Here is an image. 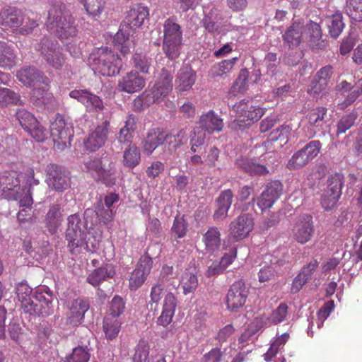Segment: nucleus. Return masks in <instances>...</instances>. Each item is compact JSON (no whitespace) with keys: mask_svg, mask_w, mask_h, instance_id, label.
I'll return each mask as SVG.
<instances>
[{"mask_svg":"<svg viewBox=\"0 0 362 362\" xmlns=\"http://www.w3.org/2000/svg\"><path fill=\"white\" fill-rule=\"evenodd\" d=\"M16 77L23 85L33 88L32 98L44 105H52L55 99L49 90L50 79L33 66H25L17 71Z\"/></svg>","mask_w":362,"mask_h":362,"instance_id":"nucleus-1","label":"nucleus"},{"mask_svg":"<svg viewBox=\"0 0 362 362\" xmlns=\"http://www.w3.org/2000/svg\"><path fill=\"white\" fill-rule=\"evenodd\" d=\"M46 25L59 39H71L78 33L74 19L62 4L54 5L50 8Z\"/></svg>","mask_w":362,"mask_h":362,"instance_id":"nucleus-2","label":"nucleus"},{"mask_svg":"<svg viewBox=\"0 0 362 362\" xmlns=\"http://www.w3.org/2000/svg\"><path fill=\"white\" fill-rule=\"evenodd\" d=\"M88 62L93 70L104 76L118 74L122 67V62L119 55L106 47L94 49L88 57Z\"/></svg>","mask_w":362,"mask_h":362,"instance_id":"nucleus-3","label":"nucleus"},{"mask_svg":"<svg viewBox=\"0 0 362 362\" xmlns=\"http://www.w3.org/2000/svg\"><path fill=\"white\" fill-rule=\"evenodd\" d=\"M86 224L83 223L79 214H74L67 217L65 238L71 253L78 254L82 247L91 250L88 243L86 240Z\"/></svg>","mask_w":362,"mask_h":362,"instance_id":"nucleus-4","label":"nucleus"},{"mask_svg":"<svg viewBox=\"0 0 362 362\" xmlns=\"http://www.w3.org/2000/svg\"><path fill=\"white\" fill-rule=\"evenodd\" d=\"M39 52L43 59L52 69L60 70L66 63L64 49L55 39L44 37L39 45Z\"/></svg>","mask_w":362,"mask_h":362,"instance_id":"nucleus-5","label":"nucleus"},{"mask_svg":"<svg viewBox=\"0 0 362 362\" xmlns=\"http://www.w3.org/2000/svg\"><path fill=\"white\" fill-rule=\"evenodd\" d=\"M172 80L171 74L163 69L153 87L144 91L141 98H144L148 103H160L173 90Z\"/></svg>","mask_w":362,"mask_h":362,"instance_id":"nucleus-6","label":"nucleus"},{"mask_svg":"<svg viewBox=\"0 0 362 362\" xmlns=\"http://www.w3.org/2000/svg\"><path fill=\"white\" fill-rule=\"evenodd\" d=\"M50 134L59 148H64L71 144V138L74 135L73 127L66 122L64 117L57 115L50 124Z\"/></svg>","mask_w":362,"mask_h":362,"instance_id":"nucleus-7","label":"nucleus"},{"mask_svg":"<svg viewBox=\"0 0 362 362\" xmlns=\"http://www.w3.org/2000/svg\"><path fill=\"white\" fill-rule=\"evenodd\" d=\"M233 110L236 113L238 122H248L247 124L258 121L265 114V108L254 105L252 100L245 99L235 103Z\"/></svg>","mask_w":362,"mask_h":362,"instance_id":"nucleus-8","label":"nucleus"},{"mask_svg":"<svg viewBox=\"0 0 362 362\" xmlns=\"http://www.w3.org/2000/svg\"><path fill=\"white\" fill-rule=\"evenodd\" d=\"M153 264V259L148 253L140 257L129 278V286L131 291H136L143 285L151 273Z\"/></svg>","mask_w":362,"mask_h":362,"instance_id":"nucleus-9","label":"nucleus"},{"mask_svg":"<svg viewBox=\"0 0 362 362\" xmlns=\"http://www.w3.org/2000/svg\"><path fill=\"white\" fill-rule=\"evenodd\" d=\"M47 183L57 192H63L71 186L70 177L59 165L49 163L46 168Z\"/></svg>","mask_w":362,"mask_h":362,"instance_id":"nucleus-10","label":"nucleus"},{"mask_svg":"<svg viewBox=\"0 0 362 362\" xmlns=\"http://www.w3.org/2000/svg\"><path fill=\"white\" fill-rule=\"evenodd\" d=\"M249 291L243 280L234 282L226 295L227 309L235 312L243 308L246 303Z\"/></svg>","mask_w":362,"mask_h":362,"instance_id":"nucleus-11","label":"nucleus"},{"mask_svg":"<svg viewBox=\"0 0 362 362\" xmlns=\"http://www.w3.org/2000/svg\"><path fill=\"white\" fill-rule=\"evenodd\" d=\"M32 288L26 284L21 283L16 288V293L18 300L21 302V306L25 313L30 315H37L42 316L49 315V311L47 307L45 310L40 308L39 305L34 303L30 295Z\"/></svg>","mask_w":362,"mask_h":362,"instance_id":"nucleus-12","label":"nucleus"},{"mask_svg":"<svg viewBox=\"0 0 362 362\" xmlns=\"http://www.w3.org/2000/svg\"><path fill=\"white\" fill-rule=\"evenodd\" d=\"M314 232L313 217L309 214L300 216L292 228L293 238L300 244L309 242L312 239Z\"/></svg>","mask_w":362,"mask_h":362,"instance_id":"nucleus-13","label":"nucleus"},{"mask_svg":"<svg viewBox=\"0 0 362 362\" xmlns=\"http://www.w3.org/2000/svg\"><path fill=\"white\" fill-rule=\"evenodd\" d=\"M283 190L282 184L279 181H272L267 184L265 189L257 198H252L251 202L257 201L262 211L271 208L279 199Z\"/></svg>","mask_w":362,"mask_h":362,"instance_id":"nucleus-14","label":"nucleus"},{"mask_svg":"<svg viewBox=\"0 0 362 362\" xmlns=\"http://www.w3.org/2000/svg\"><path fill=\"white\" fill-rule=\"evenodd\" d=\"M0 190L7 199L16 200L21 190L20 180L15 171H5L0 175Z\"/></svg>","mask_w":362,"mask_h":362,"instance_id":"nucleus-15","label":"nucleus"},{"mask_svg":"<svg viewBox=\"0 0 362 362\" xmlns=\"http://www.w3.org/2000/svg\"><path fill=\"white\" fill-rule=\"evenodd\" d=\"M88 301L83 298L74 300L69 305L66 313V325L76 327L80 325L84 319L86 313L89 310Z\"/></svg>","mask_w":362,"mask_h":362,"instance_id":"nucleus-16","label":"nucleus"},{"mask_svg":"<svg viewBox=\"0 0 362 362\" xmlns=\"http://www.w3.org/2000/svg\"><path fill=\"white\" fill-rule=\"evenodd\" d=\"M254 226L253 218L247 214L240 215L229 226L231 237L238 241L247 237Z\"/></svg>","mask_w":362,"mask_h":362,"instance_id":"nucleus-17","label":"nucleus"},{"mask_svg":"<svg viewBox=\"0 0 362 362\" xmlns=\"http://www.w3.org/2000/svg\"><path fill=\"white\" fill-rule=\"evenodd\" d=\"M109 128L110 122L107 120L98 125L85 141L86 148L90 151H95L103 146L107 139Z\"/></svg>","mask_w":362,"mask_h":362,"instance_id":"nucleus-18","label":"nucleus"},{"mask_svg":"<svg viewBox=\"0 0 362 362\" xmlns=\"http://www.w3.org/2000/svg\"><path fill=\"white\" fill-rule=\"evenodd\" d=\"M166 132L162 128L148 129L141 142L143 151L147 155H151L158 146L166 145Z\"/></svg>","mask_w":362,"mask_h":362,"instance_id":"nucleus-19","label":"nucleus"},{"mask_svg":"<svg viewBox=\"0 0 362 362\" xmlns=\"http://www.w3.org/2000/svg\"><path fill=\"white\" fill-rule=\"evenodd\" d=\"M146 85V79L137 71L132 70L127 73L118 82V89L127 93L141 90Z\"/></svg>","mask_w":362,"mask_h":362,"instance_id":"nucleus-20","label":"nucleus"},{"mask_svg":"<svg viewBox=\"0 0 362 362\" xmlns=\"http://www.w3.org/2000/svg\"><path fill=\"white\" fill-rule=\"evenodd\" d=\"M23 21L22 11L15 7L4 8L0 12V25L4 30L17 28L23 24Z\"/></svg>","mask_w":362,"mask_h":362,"instance_id":"nucleus-21","label":"nucleus"},{"mask_svg":"<svg viewBox=\"0 0 362 362\" xmlns=\"http://www.w3.org/2000/svg\"><path fill=\"white\" fill-rule=\"evenodd\" d=\"M177 305V298L172 292H168L164 298L161 314L156 320L158 325L166 327L172 322Z\"/></svg>","mask_w":362,"mask_h":362,"instance_id":"nucleus-22","label":"nucleus"},{"mask_svg":"<svg viewBox=\"0 0 362 362\" xmlns=\"http://www.w3.org/2000/svg\"><path fill=\"white\" fill-rule=\"evenodd\" d=\"M177 305V298L172 292H168L164 298L161 314L156 320L158 325L166 327L172 322Z\"/></svg>","mask_w":362,"mask_h":362,"instance_id":"nucleus-23","label":"nucleus"},{"mask_svg":"<svg viewBox=\"0 0 362 362\" xmlns=\"http://www.w3.org/2000/svg\"><path fill=\"white\" fill-rule=\"evenodd\" d=\"M137 117L134 115H129L126 117L124 126L116 135V139L122 145H131L137 129Z\"/></svg>","mask_w":362,"mask_h":362,"instance_id":"nucleus-24","label":"nucleus"},{"mask_svg":"<svg viewBox=\"0 0 362 362\" xmlns=\"http://www.w3.org/2000/svg\"><path fill=\"white\" fill-rule=\"evenodd\" d=\"M148 16L149 10L146 6L136 4L128 11L125 22L131 29L135 30L144 24Z\"/></svg>","mask_w":362,"mask_h":362,"instance_id":"nucleus-25","label":"nucleus"},{"mask_svg":"<svg viewBox=\"0 0 362 362\" xmlns=\"http://www.w3.org/2000/svg\"><path fill=\"white\" fill-rule=\"evenodd\" d=\"M199 129L207 132L209 134L220 132L223 128V122L221 118L216 115L213 110H209L200 116Z\"/></svg>","mask_w":362,"mask_h":362,"instance_id":"nucleus-26","label":"nucleus"},{"mask_svg":"<svg viewBox=\"0 0 362 362\" xmlns=\"http://www.w3.org/2000/svg\"><path fill=\"white\" fill-rule=\"evenodd\" d=\"M63 211L59 204L49 206L45 218V227L50 234H55L61 226Z\"/></svg>","mask_w":362,"mask_h":362,"instance_id":"nucleus-27","label":"nucleus"},{"mask_svg":"<svg viewBox=\"0 0 362 362\" xmlns=\"http://www.w3.org/2000/svg\"><path fill=\"white\" fill-rule=\"evenodd\" d=\"M150 346L145 341H140L136 345L133 356V362H166L163 354L149 356Z\"/></svg>","mask_w":362,"mask_h":362,"instance_id":"nucleus-28","label":"nucleus"},{"mask_svg":"<svg viewBox=\"0 0 362 362\" xmlns=\"http://www.w3.org/2000/svg\"><path fill=\"white\" fill-rule=\"evenodd\" d=\"M115 274L113 267L105 264L92 271L87 276L86 281L94 287L98 286L107 279L112 278Z\"/></svg>","mask_w":362,"mask_h":362,"instance_id":"nucleus-29","label":"nucleus"},{"mask_svg":"<svg viewBox=\"0 0 362 362\" xmlns=\"http://www.w3.org/2000/svg\"><path fill=\"white\" fill-rule=\"evenodd\" d=\"M17 55L8 42L0 40V67L11 69L16 64Z\"/></svg>","mask_w":362,"mask_h":362,"instance_id":"nucleus-30","label":"nucleus"},{"mask_svg":"<svg viewBox=\"0 0 362 362\" xmlns=\"http://www.w3.org/2000/svg\"><path fill=\"white\" fill-rule=\"evenodd\" d=\"M196 81L195 72L189 67L180 69L175 81L176 89L179 91H185L190 89Z\"/></svg>","mask_w":362,"mask_h":362,"instance_id":"nucleus-31","label":"nucleus"},{"mask_svg":"<svg viewBox=\"0 0 362 362\" xmlns=\"http://www.w3.org/2000/svg\"><path fill=\"white\" fill-rule=\"evenodd\" d=\"M238 166L251 176L265 175L269 173L267 168L253 159L243 158L238 160Z\"/></svg>","mask_w":362,"mask_h":362,"instance_id":"nucleus-32","label":"nucleus"},{"mask_svg":"<svg viewBox=\"0 0 362 362\" xmlns=\"http://www.w3.org/2000/svg\"><path fill=\"white\" fill-rule=\"evenodd\" d=\"M182 39L181 26L173 18H167L163 25V40L182 42Z\"/></svg>","mask_w":362,"mask_h":362,"instance_id":"nucleus-33","label":"nucleus"},{"mask_svg":"<svg viewBox=\"0 0 362 362\" xmlns=\"http://www.w3.org/2000/svg\"><path fill=\"white\" fill-rule=\"evenodd\" d=\"M303 25L300 23H293L283 36L284 42L290 48L298 47L302 39Z\"/></svg>","mask_w":362,"mask_h":362,"instance_id":"nucleus-34","label":"nucleus"},{"mask_svg":"<svg viewBox=\"0 0 362 362\" xmlns=\"http://www.w3.org/2000/svg\"><path fill=\"white\" fill-rule=\"evenodd\" d=\"M202 240L207 252L213 253L217 251L221 246V233L218 228L210 227L203 235Z\"/></svg>","mask_w":362,"mask_h":362,"instance_id":"nucleus-35","label":"nucleus"},{"mask_svg":"<svg viewBox=\"0 0 362 362\" xmlns=\"http://www.w3.org/2000/svg\"><path fill=\"white\" fill-rule=\"evenodd\" d=\"M132 64L134 71L139 74H149L152 65V59L146 52L136 50L132 55Z\"/></svg>","mask_w":362,"mask_h":362,"instance_id":"nucleus-36","label":"nucleus"},{"mask_svg":"<svg viewBox=\"0 0 362 362\" xmlns=\"http://www.w3.org/2000/svg\"><path fill=\"white\" fill-rule=\"evenodd\" d=\"M123 153L122 163L124 166L133 169L141 161V153L136 145H127Z\"/></svg>","mask_w":362,"mask_h":362,"instance_id":"nucleus-37","label":"nucleus"},{"mask_svg":"<svg viewBox=\"0 0 362 362\" xmlns=\"http://www.w3.org/2000/svg\"><path fill=\"white\" fill-rule=\"evenodd\" d=\"M19 93L7 88H0V107L22 105Z\"/></svg>","mask_w":362,"mask_h":362,"instance_id":"nucleus-38","label":"nucleus"},{"mask_svg":"<svg viewBox=\"0 0 362 362\" xmlns=\"http://www.w3.org/2000/svg\"><path fill=\"white\" fill-rule=\"evenodd\" d=\"M327 109L324 107H317L312 109L306 115L309 127L322 128L324 124V119L327 115Z\"/></svg>","mask_w":362,"mask_h":362,"instance_id":"nucleus-39","label":"nucleus"},{"mask_svg":"<svg viewBox=\"0 0 362 362\" xmlns=\"http://www.w3.org/2000/svg\"><path fill=\"white\" fill-rule=\"evenodd\" d=\"M84 6L87 14L93 18H98L104 11L105 0H78Z\"/></svg>","mask_w":362,"mask_h":362,"instance_id":"nucleus-40","label":"nucleus"},{"mask_svg":"<svg viewBox=\"0 0 362 362\" xmlns=\"http://www.w3.org/2000/svg\"><path fill=\"white\" fill-rule=\"evenodd\" d=\"M115 46L118 47L121 54L126 56L130 52L132 42L129 39V33L124 30L123 28L119 29L114 37Z\"/></svg>","mask_w":362,"mask_h":362,"instance_id":"nucleus-41","label":"nucleus"},{"mask_svg":"<svg viewBox=\"0 0 362 362\" xmlns=\"http://www.w3.org/2000/svg\"><path fill=\"white\" fill-rule=\"evenodd\" d=\"M344 176L339 173L331 175L327 180V187L325 191L332 193L335 196L341 195V190L344 186Z\"/></svg>","mask_w":362,"mask_h":362,"instance_id":"nucleus-42","label":"nucleus"},{"mask_svg":"<svg viewBox=\"0 0 362 362\" xmlns=\"http://www.w3.org/2000/svg\"><path fill=\"white\" fill-rule=\"evenodd\" d=\"M121 323L117 319L106 316L103 320V331L105 337L109 340L116 338L119 334Z\"/></svg>","mask_w":362,"mask_h":362,"instance_id":"nucleus-43","label":"nucleus"},{"mask_svg":"<svg viewBox=\"0 0 362 362\" xmlns=\"http://www.w3.org/2000/svg\"><path fill=\"white\" fill-rule=\"evenodd\" d=\"M327 27L330 36L333 38L338 37L344 28L342 14L335 13L329 18Z\"/></svg>","mask_w":362,"mask_h":362,"instance_id":"nucleus-44","label":"nucleus"},{"mask_svg":"<svg viewBox=\"0 0 362 362\" xmlns=\"http://www.w3.org/2000/svg\"><path fill=\"white\" fill-rule=\"evenodd\" d=\"M166 145L170 150H176L183 145L187 139V129H182L176 134L166 132Z\"/></svg>","mask_w":362,"mask_h":362,"instance_id":"nucleus-45","label":"nucleus"},{"mask_svg":"<svg viewBox=\"0 0 362 362\" xmlns=\"http://www.w3.org/2000/svg\"><path fill=\"white\" fill-rule=\"evenodd\" d=\"M182 42L163 40L162 50L170 60H175L181 53Z\"/></svg>","mask_w":362,"mask_h":362,"instance_id":"nucleus-46","label":"nucleus"},{"mask_svg":"<svg viewBox=\"0 0 362 362\" xmlns=\"http://www.w3.org/2000/svg\"><path fill=\"white\" fill-rule=\"evenodd\" d=\"M238 60V57H233L230 59L223 60L222 62L215 64L211 70L212 76H221L230 72L233 69V66Z\"/></svg>","mask_w":362,"mask_h":362,"instance_id":"nucleus-47","label":"nucleus"},{"mask_svg":"<svg viewBox=\"0 0 362 362\" xmlns=\"http://www.w3.org/2000/svg\"><path fill=\"white\" fill-rule=\"evenodd\" d=\"M216 8L211 9L204 18V25L209 33L218 32L221 28V17Z\"/></svg>","mask_w":362,"mask_h":362,"instance_id":"nucleus-48","label":"nucleus"},{"mask_svg":"<svg viewBox=\"0 0 362 362\" xmlns=\"http://www.w3.org/2000/svg\"><path fill=\"white\" fill-rule=\"evenodd\" d=\"M16 118L21 127L28 132L34 125H37V119L30 112L25 109H20L16 112Z\"/></svg>","mask_w":362,"mask_h":362,"instance_id":"nucleus-49","label":"nucleus"},{"mask_svg":"<svg viewBox=\"0 0 362 362\" xmlns=\"http://www.w3.org/2000/svg\"><path fill=\"white\" fill-rule=\"evenodd\" d=\"M345 11L352 20L362 21V0H349L346 2Z\"/></svg>","mask_w":362,"mask_h":362,"instance_id":"nucleus-50","label":"nucleus"},{"mask_svg":"<svg viewBox=\"0 0 362 362\" xmlns=\"http://www.w3.org/2000/svg\"><path fill=\"white\" fill-rule=\"evenodd\" d=\"M181 285L185 295L193 293L198 286L197 276L190 272H185L182 276Z\"/></svg>","mask_w":362,"mask_h":362,"instance_id":"nucleus-51","label":"nucleus"},{"mask_svg":"<svg viewBox=\"0 0 362 362\" xmlns=\"http://www.w3.org/2000/svg\"><path fill=\"white\" fill-rule=\"evenodd\" d=\"M310 162L304 151L302 149L296 152L289 159L287 163V168L290 170L300 169L306 165Z\"/></svg>","mask_w":362,"mask_h":362,"instance_id":"nucleus-52","label":"nucleus"},{"mask_svg":"<svg viewBox=\"0 0 362 362\" xmlns=\"http://www.w3.org/2000/svg\"><path fill=\"white\" fill-rule=\"evenodd\" d=\"M187 231V223L184 216L177 215L171 228V232L177 238H182L186 235Z\"/></svg>","mask_w":362,"mask_h":362,"instance_id":"nucleus-53","label":"nucleus"},{"mask_svg":"<svg viewBox=\"0 0 362 362\" xmlns=\"http://www.w3.org/2000/svg\"><path fill=\"white\" fill-rule=\"evenodd\" d=\"M125 302L123 298L117 295L115 296L110 304V313L107 316L117 318L125 310Z\"/></svg>","mask_w":362,"mask_h":362,"instance_id":"nucleus-54","label":"nucleus"},{"mask_svg":"<svg viewBox=\"0 0 362 362\" xmlns=\"http://www.w3.org/2000/svg\"><path fill=\"white\" fill-rule=\"evenodd\" d=\"M288 306L286 303H280L279 306L272 312L269 320L274 325H277L285 321L288 315Z\"/></svg>","mask_w":362,"mask_h":362,"instance_id":"nucleus-55","label":"nucleus"},{"mask_svg":"<svg viewBox=\"0 0 362 362\" xmlns=\"http://www.w3.org/2000/svg\"><path fill=\"white\" fill-rule=\"evenodd\" d=\"M291 131L292 129L289 125H281L280 127L271 132L269 135L270 140L272 141L279 140L281 144L283 143L286 144L288 141Z\"/></svg>","mask_w":362,"mask_h":362,"instance_id":"nucleus-56","label":"nucleus"},{"mask_svg":"<svg viewBox=\"0 0 362 362\" xmlns=\"http://www.w3.org/2000/svg\"><path fill=\"white\" fill-rule=\"evenodd\" d=\"M90 358L89 350L87 347L78 346L74 349L71 355L67 358L69 362H88Z\"/></svg>","mask_w":362,"mask_h":362,"instance_id":"nucleus-57","label":"nucleus"},{"mask_svg":"<svg viewBox=\"0 0 362 362\" xmlns=\"http://www.w3.org/2000/svg\"><path fill=\"white\" fill-rule=\"evenodd\" d=\"M356 119V115L354 113L344 115L337 123V134H344L354 124Z\"/></svg>","mask_w":362,"mask_h":362,"instance_id":"nucleus-58","label":"nucleus"},{"mask_svg":"<svg viewBox=\"0 0 362 362\" xmlns=\"http://www.w3.org/2000/svg\"><path fill=\"white\" fill-rule=\"evenodd\" d=\"M249 71L246 69H241L238 78L234 82L232 90L234 92L243 93L247 88Z\"/></svg>","mask_w":362,"mask_h":362,"instance_id":"nucleus-59","label":"nucleus"},{"mask_svg":"<svg viewBox=\"0 0 362 362\" xmlns=\"http://www.w3.org/2000/svg\"><path fill=\"white\" fill-rule=\"evenodd\" d=\"M349 93L347 95L346 99L339 104L341 108L346 107L353 103L362 93V79L359 80L354 87L349 91Z\"/></svg>","mask_w":362,"mask_h":362,"instance_id":"nucleus-60","label":"nucleus"},{"mask_svg":"<svg viewBox=\"0 0 362 362\" xmlns=\"http://www.w3.org/2000/svg\"><path fill=\"white\" fill-rule=\"evenodd\" d=\"M349 93L347 95L346 99L339 104L341 108L346 107L353 103L362 93V79L359 80L354 87L349 91Z\"/></svg>","mask_w":362,"mask_h":362,"instance_id":"nucleus-61","label":"nucleus"},{"mask_svg":"<svg viewBox=\"0 0 362 362\" xmlns=\"http://www.w3.org/2000/svg\"><path fill=\"white\" fill-rule=\"evenodd\" d=\"M193 134L190 139V151L197 153L204 144L205 134L200 129H194Z\"/></svg>","mask_w":362,"mask_h":362,"instance_id":"nucleus-62","label":"nucleus"},{"mask_svg":"<svg viewBox=\"0 0 362 362\" xmlns=\"http://www.w3.org/2000/svg\"><path fill=\"white\" fill-rule=\"evenodd\" d=\"M95 212L100 221L105 225L114 220L115 212L113 211L112 209L105 208L102 204H98Z\"/></svg>","mask_w":362,"mask_h":362,"instance_id":"nucleus-63","label":"nucleus"},{"mask_svg":"<svg viewBox=\"0 0 362 362\" xmlns=\"http://www.w3.org/2000/svg\"><path fill=\"white\" fill-rule=\"evenodd\" d=\"M203 362H226L224 358V352L221 349L213 348L202 357Z\"/></svg>","mask_w":362,"mask_h":362,"instance_id":"nucleus-64","label":"nucleus"}]
</instances>
